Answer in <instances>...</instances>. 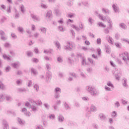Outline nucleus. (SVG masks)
<instances>
[{
    "instance_id": "nucleus-1",
    "label": "nucleus",
    "mask_w": 129,
    "mask_h": 129,
    "mask_svg": "<svg viewBox=\"0 0 129 129\" xmlns=\"http://www.w3.org/2000/svg\"><path fill=\"white\" fill-rule=\"evenodd\" d=\"M29 102H27L25 103V106H27L30 109H31V112H37L38 111V107L36 105V101H34V99H29Z\"/></svg>"
},
{
    "instance_id": "nucleus-2",
    "label": "nucleus",
    "mask_w": 129,
    "mask_h": 129,
    "mask_svg": "<svg viewBox=\"0 0 129 129\" xmlns=\"http://www.w3.org/2000/svg\"><path fill=\"white\" fill-rule=\"evenodd\" d=\"M85 90L87 92L90 93L91 95L93 96H96V95H98L99 94V92L95 88H93L91 86H87L85 87Z\"/></svg>"
},
{
    "instance_id": "nucleus-3",
    "label": "nucleus",
    "mask_w": 129,
    "mask_h": 129,
    "mask_svg": "<svg viewBox=\"0 0 129 129\" xmlns=\"http://www.w3.org/2000/svg\"><path fill=\"white\" fill-rule=\"evenodd\" d=\"M98 17L100 20L103 21V22H106V21H107L109 24V29L110 30H112V22H111L109 17H107V18L106 17H103L101 14H99Z\"/></svg>"
},
{
    "instance_id": "nucleus-4",
    "label": "nucleus",
    "mask_w": 129,
    "mask_h": 129,
    "mask_svg": "<svg viewBox=\"0 0 129 129\" xmlns=\"http://www.w3.org/2000/svg\"><path fill=\"white\" fill-rule=\"evenodd\" d=\"M120 57L122 58V60L125 62V63H127L129 62V56L128 53L127 52H124L120 54Z\"/></svg>"
},
{
    "instance_id": "nucleus-5",
    "label": "nucleus",
    "mask_w": 129,
    "mask_h": 129,
    "mask_svg": "<svg viewBox=\"0 0 129 129\" xmlns=\"http://www.w3.org/2000/svg\"><path fill=\"white\" fill-rule=\"evenodd\" d=\"M113 74L115 77V79L116 80H119L120 79V77H121V73H120V71L118 70L117 69H115Z\"/></svg>"
},
{
    "instance_id": "nucleus-6",
    "label": "nucleus",
    "mask_w": 129,
    "mask_h": 129,
    "mask_svg": "<svg viewBox=\"0 0 129 129\" xmlns=\"http://www.w3.org/2000/svg\"><path fill=\"white\" fill-rule=\"evenodd\" d=\"M54 98L58 99L60 97V94L61 93V88L56 87L54 90Z\"/></svg>"
},
{
    "instance_id": "nucleus-7",
    "label": "nucleus",
    "mask_w": 129,
    "mask_h": 129,
    "mask_svg": "<svg viewBox=\"0 0 129 129\" xmlns=\"http://www.w3.org/2000/svg\"><path fill=\"white\" fill-rule=\"evenodd\" d=\"M52 78V73L51 72L48 71L46 72L45 74V82L46 83H48V82H50V81L51 80Z\"/></svg>"
},
{
    "instance_id": "nucleus-8",
    "label": "nucleus",
    "mask_w": 129,
    "mask_h": 129,
    "mask_svg": "<svg viewBox=\"0 0 129 129\" xmlns=\"http://www.w3.org/2000/svg\"><path fill=\"white\" fill-rule=\"evenodd\" d=\"M57 119L58 122H59L60 123H62L64 122V120H65V118L64 117V116H63V115H62L61 114H59L57 117Z\"/></svg>"
},
{
    "instance_id": "nucleus-9",
    "label": "nucleus",
    "mask_w": 129,
    "mask_h": 129,
    "mask_svg": "<svg viewBox=\"0 0 129 129\" xmlns=\"http://www.w3.org/2000/svg\"><path fill=\"white\" fill-rule=\"evenodd\" d=\"M71 27L72 28H73V29H75V30H76V31H80V29L82 30L83 29L84 26L83 25V24H82V23H80L79 24V27H77L74 25H72Z\"/></svg>"
},
{
    "instance_id": "nucleus-10",
    "label": "nucleus",
    "mask_w": 129,
    "mask_h": 129,
    "mask_svg": "<svg viewBox=\"0 0 129 129\" xmlns=\"http://www.w3.org/2000/svg\"><path fill=\"white\" fill-rule=\"evenodd\" d=\"M30 71L31 75H32L34 77H36V76H37L38 74H39L38 71H37V70L33 68H32L31 69H30Z\"/></svg>"
},
{
    "instance_id": "nucleus-11",
    "label": "nucleus",
    "mask_w": 129,
    "mask_h": 129,
    "mask_svg": "<svg viewBox=\"0 0 129 129\" xmlns=\"http://www.w3.org/2000/svg\"><path fill=\"white\" fill-rule=\"evenodd\" d=\"M31 17L32 18V19L33 20L34 22H40L41 21V19L40 18V17L38 16H37L35 14H31Z\"/></svg>"
},
{
    "instance_id": "nucleus-12",
    "label": "nucleus",
    "mask_w": 129,
    "mask_h": 129,
    "mask_svg": "<svg viewBox=\"0 0 129 129\" xmlns=\"http://www.w3.org/2000/svg\"><path fill=\"white\" fill-rule=\"evenodd\" d=\"M2 124L3 125V129H9V123L7 120L4 119L2 120Z\"/></svg>"
},
{
    "instance_id": "nucleus-13",
    "label": "nucleus",
    "mask_w": 129,
    "mask_h": 129,
    "mask_svg": "<svg viewBox=\"0 0 129 129\" xmlns=\"http://www.w3.org/2000/svg\"><path fill=\"white\" fill-rule=\"evenodd\" d=\"M19 11L23 14V15H25L26 13V9H25V6H24V5L21 4L19 6Z\"/></svg>"
},
{
    "instance_id": "nucleus-14",
    "label": "nucleus",
    "mask_w": 129,
    "mask_h": 129,
    "mask_svg": "<svg viewBox=\"0 0 129 129\" xmlns=\"http://www.w3.org/2000/svg\"><path fill=\"white\" fill-rule=\"evenodd\" d=\"M80 76L82 79H86L87 78V74L84 72H80Z\"/></svg>"
},
{
    "instance_id": "nucleus-15",
    "label": "nucleus",
    "mask_w": 129,
    "mask_h": 129,
    "mask_svg": "<svg viewBox=\"0 0 129 129\" xmlns=\"http://www.w3.org/2000/svg\"><path fill=\"white\" fill-rule=\"evenodd\" d=\"M5 99L8 102L12 101L13 98L10 95L5 94L4 95Z\"/></svg>"
},
{
    "instance_id": "nucleus-16",
    "label": "nucleus",
    "mask_w": 129,
    "mask_h": 129,
    "mask_svg": "<svg viewBox=\"0 0 129 129\" xmlns=\"http://www.w3.org/2000/svg\"><path fill=\"white\" fill-rule=\"evenodd\" d=\"M22 112H24L25 115H26V116H28L30 117L31 116V112H29V111H27V109L26 108H24L22 109Z\"/></svg>"
},
{
    "instance_id": "nucleus-17",
    "label": "nucleus",
    "mask_w": 129,
    "mask_h": 129,
    "mask_svg": "<svg viewBox=\"0 0 129 129\" xmlns=\"http://www.w3.org/2000/svg\"><path fill=\"white\" fill-rule=\"evenodd\" d=\"M12 66L13 67V68L18 69V68H19V67H20V66H21V63H20V61H16L12 63Z\"/></svg>"
},
{
    "instance_id": "nucleus-18",
    "label": "nucleus",
    "mask_w": 129,
    "mask_h": 129,
    "mask_svg": "<svg viewBox=\"0 0 129 129\" xmlns=\"http://www.w3.org/2000/svg\"><path fill=\"white\" fill-rule=\"evenodd\" d=\"M82 64L83 66H87V65H89V63L86 61V58L84 57H82Z\"/></svg>"
},
{
    "instance_id": "nucleus-19",
    "label": "nucleus",
    "mask_w": 129,
    "mask_h": 129,
    "mask_svg": "<svg viewBox=\"0 0 129 129\" xmlns=\"http://www.w3.org/2000/svg\"><path fill=\"white\" fill-rule=\"evenodd\" d=\"M112 8L115 13H118V12H119V8H118V6H117V4H113L112 5Z\"/></svg>"
},
{
    "instance_id": "nucleus-20",
    "label": "nucleus",
    "mask_w": 129,
    "mask_h": 129,
    "mask_svg": "<svg viewBox=\"0 0 129 129\" xmlns=\"http://www.w3.org/2000/svg\"><path fill=\"white\" fill-rule=\"evenodd\" d=\"M63 48L66 51H69V50L72 49V48L70 47V42L67 43L66 45L63 46Z\"/></svg>"
},
{
    "instance_id": "nucleus-21",
    "label": "nucleus",
    "mask_w": 129,
    "mask_h": 129,
    "mask_svg": "<svg viewBox=\"0 0 129 129\" xmlns=\"http://www.w3.org/2000/svg\"><path fill=\"white\" fill-rule=\"evenodd\" d=\"M17 92L18 93H23V92H27V89L25 88H19L17 89Z\"/></svg>"
},
{
    "instance_id": "nucleus-22",
    "label": "nucleus",
    "mask_w": 129,
    "mask_h": 129,
    "mask_svg": "<svg viewBox=\"0 0 129 129\" xmlns=\"http://www.w3.org/2000/svg\"><path fill=\"white\" fill-rule=\"evenodd\" d=\"M90 109V111H92V112H95V111L97 110V108H96V106H95L94 105L92 104L91 105Z\"/></svg>"
},
{
    "instance_id": "nucleus-23",
    "label": "nucleus",
    "mask_w": 129,
    "mask_h": 129,
    "mask_svg": "<svg viewBox=\"0 0 129 129\" xmlns=\"http://www.w3.org/2000/svg\"><path fill=\"white\" fill-rule=\"evenodd\" d=\"M3 57L4 59V60H7V61H10L11 60V59L12 57L10 55H7L6 54H3Z\"/></svg>"
},
{
    "instance_id": "nucleus-24",
    "label": "nucleus",
    "mask_w": 129,
    "mask_h": 129,
    "mask_svg": "<svg viewBox=\"0 0 129 129\" xmlns=\"http://www.w3.org/2000/svg\"><path fill=\"white\" fill-rule=\"evenodd\" d=\"M99 118L100 120H105V119H106V116L104 114L101 113L99 114Z\"/></svg>"
},
{
    "instance_id": "nucleus-25",
    "label": "nucleus",
    "mask_w": 129,
    "mask_h": 129,
    "mask_svg": "<svg viewBox=\"0 0 129 129\" xmlns=\"http://www.w3.org/2000/svg\"><path fill=\"white\" fill-rule=\"evenodd\" d=\"M127 81V80H126V79H124L122 80V84L123 87H125V88H127L128 87V85L126 83Z\"/></svg>"
},
{
    "instance_id": "nucleus-26",
    "label": "nucleus",
    "mask_w": 129,
    "mask_h": 129,
    "mask_svg": "<svg viewBox=\"0 0 129 129\" xmlns=\"http://www.w3.org/2000/svg\"><path fill=\"white\" fill-rule=\"evenodd\" d=\"M18 121L19 122V124H20L21 125H24V124H25L26 122L25 121V120L18 118Z\"/></svg>"
},
{
    "instance_id": "nucleus-27",
    "label": "nucleus",
    "mask_w": 129,
    "mask_h": 129,
    "mask_svg": "<svg viewBox=\"0 0 129 129\" xmlns=\"http://www.w3.org/2000/svg\"><path fill=\"white\" fill-rule=\"evenodd\" d=\"M106 39H107L108 42L109 43H110V44H111L112 45L113 44V39H112V38L111 37H110V36H107V37H106Z\"/></svg>"
},
{
    "instance_id": "nucleus-28",
    "label": "nucleus",
    "mask_w": 129,
    "mask_h": 129,
    "mask_svg": "<svg viewBox=\"0 0 129 129\" xmlns=\"http://www.w3.org/2000/svg\"><path fill=\"white\" fill-rule=\"evenodd\" d=\"M54 44L56 47H57V49H58V50H61V44H60V43L59 42V41H55Z\"/></svg>"
},
{
    "instance_id": "nucleus-29",
    "label": "nucleus",
    "mask_w": 129,
    "mask_h": 129,
    "mask_svg": "<svg viewBox=\"0 0 129 129\" xmlns=\"http://www.w3.org/2000/svg\"><path fill=\"white\" fill-rule=\"evenodd\" d=\"M119 28H121L123 30H125L127 27L126 25L124 23H121L119 24Z\"/></svg>"
},
{
    "instance_id": "nucleus-30",
    "label": "nucleus",
    "mask_w": 129,
    "mask_h": 129,
    "mask_svg": "<svg viewBox=\"0 0 129 129\" xmlns=\"http://www.w3.org/2000/svg\"><path fill=\"white\" fill-rule=\"evenodd\" d=\"M40 30L42 34H45V35H46V33H47V28L41 27H40Z\"/></svg>"
},
{
    "instance_id": "nucleus-31",
    "label": "nucleus",
    "mask_w": 129,
    "mask_h": 129,
    "mask_svg": "<svg viewBox=\"0 0 129 129\" xmlns=\"http://www.w3.org/2000/svg\"><path fill=\"white\" fill-rule=\"evenodd\" d=\"M46 17L47 18V19H50V18L52 17V11H48L46 14Z\"/></svg>"
},
{
    "instance_id": "nucleus-32",
    "label": "nucleus",
    "mask_w": 129,
    "mask_h": 129,
    "mask_svg": "<svg viewBox=\"0 0 129 129\" xmlns=\"http://www.w3.org/2000/svg\"><path fill=\"white\" fill-rule=\"evenodd\" d=\"M54 12L57 17H60L61 16V11L59 9H55Z\"/></svg>"
},
{
    "instance_id": "nucleus-33",
    "label": "nucleus",
    "mask_w": 129,
    "mask_h": 129,
    "mask_svg": "<svg viewBox=\"0 0 129 129\" xmlns=\"http://www.w3.org/2000/svg\"><path fill=\"white\" fill-rule=\"evenodd\" d=\"M107 86H108V87H111L112 89H113V88H114V86H113V84H112V83H111V82L110 81L107 83Z\"/></svg>"
},
{
    "instance_id": "nucleus-34",
    "label": "nucleus",
    "mask_w": 129,
    "mask_h": 129,
    "mask_svg": "<svg viewBox=\"0 0 129 129\" xmlns=\"http://www.w3.org/2000/svg\"><path fill=\"white\" fill-rule=\"evenodd\" d=\"M16 83L17 85H18V86H20L22 85V83H23V80H17L16 81Z\"/></svg>"
},
{
    "instance_id": "nucleus-35",
    "label": "nucleus",
    "mask_w": 129,
    "mask_h": 129,
    "mask_svg": "<svg viewBox=\"0 0 129 129\" xmlns=\"http://www.w3.org/2000/svg\"><path fill=\"white\" fill-rule=\"evenodd\" d=\"M63 105L65 107V109H66V110H68V109H70V106H69V105L68 104V103H66V102H64L63 103Z\"/></svg>"
},
{
    "instance_id": "nucleus-36",
    "label": "nucleus",
    "mask_w": 129,
    "mask_h": 129,
    "mask_svg": "<svg viewBox=\"0 0 129 129\" xmlns=\"http://www.w3.org/2000/svg\"><path fill=\"white\" fill-rule=\"evenodd\" d=\"M57 62H58V63H62V62H63V58L62 57V56H57Z\"/></svg>"
},
{
    "instance_id": "nucleus-37",
    "label": "nucleus",
    "mask_w": 129,
    "mask_h": 129,
    "mask_svg": "<svg viewBox=\"0 0 129 129\" xmlns=\"http://www.w3.org/2000/svg\"><path fill=\"white\" fill-rule=\"evenodd\" d=\"M104 88L105 91H112V90H113L112 88H109V87L107 86H105Z\"/></svg>"
},
{
    "instance_id": "nucleus-38",
    "label": "nucleus",
    "mask_w": 129,
    "mask_h": 129,
    "mask_svg": "<svg viewBox=\"0 0 129 129\" xmlns=\"http://www.w3.org/2000/svg\"><path fill=\"white\" fill-rule=\"evenodd\" d=\"M111 116L113 118H115L117 116V113L115 111H113L111 113Z\"/></svg>"
},
{
    "instance_id": "nucleus-39",
    "label": "nucleus",
    "mask_w": 129,
    "mask_h": 129,
    "mask_svg": "<svg viewBox=\"0 0 129 129\" xmlns=\"http://www.w3.org/2000/svg\"><path fill=\"white\" fill-rule=\"evenodd\" d=\"M102 13L108 15L109 14V10L108 9H105L104 8L102 9Z\"/></svg>"
},
{
    "instance_id": "nucleus-40",
    "label": "nucleus",
    "mask_w": 129,
    "mask_h": 129,
    "mask_svg": "<svg viewBox=\"0 0 129 129\" xmlns=\"http://www.w3.org/2000/svg\"><path fill=\"white\" fill-rule=\"evenodd\" d=\"M18 31L21 33V34H24V32H25L24 28L22 27H18Z\"/></svg>"
},
{
    "instance_id": "nucleus-41",
    "label": "nucleus",
    "mask_w": 129,
    "mask_h": 129,
    "mask_svg": "<svg viewBox=\"0 0 129 129\" xmlns=\"http://www.w3.org/2000/svg\"><path fill=\"white\" fill-rule=\"evenodd\" d=\"M98 25L99 27H101V28H106V25L104 24H103L102 22H99L98 23Z\"/></svg>"
},
{
    "instance_id": "nucleus-42",
    "label": "nucleus",
    "mask_w": 129,
    "mask_h": 129,
    "mask_svg": "<svg viewBox=\"0 0 129 129\" xmlns=\"http://www.w3.org/2000/svg\"><path fill=\"white\" fill-rule=\"evenodd\" d=\"M55 117H56V116H55V114H51L49 116V119H51L52 120H54V119H55Z\"/></svg>"
},
{
    "instance_id": "nucleus-43",
    "label": "nucleus",
    "mask_w": 129,
    "mask_h": 129,
    "mask_svg": "<svg viewBox=\"0 0 129 129\" xmlns=\"http://www.w3.org/2000/svg\"><path fill=\"white\" fill-rule=\"evenodd\" d=\"M70 75H71V76H73L74 78H77V77H78V75L75 73H71Z\"/></svg>"
},
{
    "instance_id": "nucleus-44",
    "label": "nucleus",
    "mask_w": 129,
    "mask_h": 129,
    "mask_svg": "<svg viewBox=\"0 0 129 129\" xmlns=\"http://www.w3.org/2000/svg\"><path fill=\"white\" fill-rule=\"evenodd\" d=\"M120 106V104L119 103V102L118 101H116L114 103V107H116V108H118Z\"/></svg>"
},
{
    "instance_id": "nucleus-45",
    "label": "nucleus",
    "mask_w": 129,
    "mask_h": 129,
    "mask_svg": "<svg viewBox=\"0 0 129 129\" xmlns=\"http://www.w3.org/2000/svg\"><path fill=\"white\" fill-rule=\"evenodd\" d=\"M35 105L37 106V105H38L39 106H41L42 105V101L41 100H38L36 101Z\"/></svg>"
},
{
    "instance_id": "nucleus-46",
    "label": "nucleus",
    "mask_w": 129,
    "mask_h": 129,
    "mask_svg": "<svg viewBox=\"0 0 129 129\" xmlns=\"http://www.w3.org/2000/svg\"><path fill=\"white\" fill-rule=\"evenodd\" d=\"M40 7L42 9H48V5L41 3Z\"/></svg>"
},
{
    "instance_id": "nucleus-47",
    "label": "nucleus",
    "mask_w": 129,
    "mask_h": 129,
    "mask_svg": "<svg viewBox=\"0 0 129 129\" xmlns=\"http://www.w3.org/2000/svg\"><path fill=\"white\" fill-rule=\"evenodd\" d=\"M57 23H58V24L60 25H63V24H64V19H63V18H60L57 21Z\"/></svg>"
},
{
    "instance_id": "nucleus-48",
    "label": "nucleus",
    "mask_w": 129,
    "mask_h": 129,
    "mask_svg": "<svg viewBox=\"0 0 129 129\" xmlns=\"http://www.w3.org/2000/svg\"><path fill=\"white\" fill-rule=\"evenodd\" d=\"M5 101V95L1 94L0 95V102H3Z\"/></svg>"
},
{
    "instance_id": "nucleus-49",
    "label": "nucleus",
    "mask_w": 129,
    "mask_h": 129,
    "mask_svg": "<svg viewBox=\"0 0 129 129\" xmlns=\"http://www.w3.org/2000/svg\"><path fill=\"white\" fill-rule=\"evenodd\" d=\"M28 87H32V86L33 85V81L31 80H29L28 81Z\"/></svg>"
},
{
    "instance_id": "nucleus-50",
    "label": "nucleus",
    "mask_w": 129,
    "mask_h": 129,
    "mask_svg": "<svg viewBox=\"0 0 129 129\" xmlns=\"http://www.w3.org/2000/svg\"><path fill=\"white\" fill-rule=\"evenodd\" d=\"M106 52L107 54H110V47L109 46H106Z\"/></svg>"
},
{
    "instance_id": "nucleus-51",
    "label": "nucleus",
    "mask_w": 129,
    "mask_h": 129,
    "mask_svg": "<svg viewBox=\"0 0 129 129\" xmlns=\"http://www.w3.org/2000/svg\"><path fill=\"white\" fill-rule=\"evenodd\" d=\"M82 99L83 101H86V102H87V101H89V98L88 97H82Z\"/></svg>"
},
{
    "instance_id": "nucleus-52",
    "label": "nucleus",
    "mask_w": 129,
    "mask_h": 129,
    "mask_svg": "<svg viewBox=\"0 0 129 129\" xmlns=\"http://www.w3.org/2000/svg\"><path fill=\"white\" fill-rule=\"evenodd\" d=\"M1 40L3 41H7L8 40V37L6 35L1 36Z\"/></svg>"
},
{
    "instance_id": "nucleus-53",
    "label": "nucleus",
    "mask_w": 129,
    "mask_h": 129,
    "mask_svg": "<svg viewBox=\"0 0 129 129\" xmlns=\"http://www.w3.org/2000/svg\"><path fill=\"white\" fill-rule=\"evenodd\" d=\"M45 66L47 70H51V64L50 63H46Z\"/></svg>"
},
{
    "instance_id": "nucleus-54",
    "label": "nucleus",
    "mask_w": 129,
    "mask_h": 129,
    "mask_svg": "<svg viewBox=\"0 0 129 129\" xmlns=\"http://www.w3.org/2000/svg\"><path fill=\"white\" fill-rule=\"evenodd\" d=\"M12 68L10 67V66H8V67L5 68V71L6 72H9V71H11V70Z\"/></svg>"
},
{
    "instance_id": "nucleus-55",
    "label": "nucleus",
    "mask_w": 129,
    "mask_h": 129,
    "mask_svg": "<svg viewBox=\"0 0 129 129\" xmlns=\"http://www.w3.org/2000/svg\"><path fill=\"white\" fill-rule=\"evenodd\" d=\"M45 108L46 109L49 110L50 108V105H49L48 103H44V104Z\"/></svg>"
},
{
    "instance_id": "nucleus-56",
    "label": "nucleus",
    "mask_w": 129,
    "mask_h": 129,
    "mask_svg": "<svg viewBox=\"0 0 129 129\" xmlns=\"http://www.w3.org/2000/svg\"><path fill=\"white\" fill-rule=\"evenodd\" d=\"M34 88L36 90V92H38L39 91V85L37 84H35L34 85Z\"/></svg>"
},
{
    "instance_id": "nucleus-57",
    "label": "nucleus",
    "mask_w": 129,
    "mask_h": 129,
    "mask_svg": "<svg viewBox=\"0 0 129 129\" xmlns=\"http://www.w3.org/2000/svg\"><path fill=\"white\" fill-rule=\"evenodd\" d=\"M27 55L28 57H32L33 56V52L32 51H27Z\"/></svg>"
},
{
    "instance_id": "nucleus-58",
    "label": "nucleus",
    "mask_w": 129,
    "mask_h": 129,
    "mask_svg": "<svg viewBox=\"0 0 129 129\" xmlns=\"http://www.w3.org/2000/svg\"><path fill=\"white\" fill-rule=\"evenodd\" d=\"M88 21L91 25H92L94 23V20L91 18H89Z\"/></svg>"
},
{
    "instance_id": "nucleus-59",
    "label": "nucleus",
    "mask_w": 129,
    "mask_h": 129,
    "mask_svg": "<svg viewBox=\"0 0 129 129\" xmlns=\"http://www.w3.org/2000/svg\"><path fill=\"white\" fill-rule=\"evenodd\" d=\"M14 3L15 5H19V3H22L23 0H14Z\"/></svg>"
},
{
    "instance_id": "nucleus-60",
    "label": "nucleus",
    "mask_w": 129,
    "mask_h": 129,
    "mask_svg": "<svg viewBox=\"0 0 129 129\" xmlns=\"http://www.w3.org/2000/svg\"><path fill=\"white\" fill-rule=\"evenodd\" d=\"M32 61L34 63H38L39 62V59H38V58H33L32 59Z\"/></svg>"
},
{
    "instance_id": "nucleus-61",
    "label": "nucleus",
    "mask_w": 129,
    "mask_h": 129,
    "mask_svg": "<svg viewBox=\"0 0 129 129\" xmlns=\"http://www.w3.org/2000/svg\"><path fill=\"white\" fill-rule=\"evenodd\" d=\"M58 30H59L60 32H64V31H65V30L64 29V28H63V26H58Z\"/></svg>"
},
{
    "instance_id": "nucleus-62",
    "label": "nucleus",
    "mask_w": 129,
    "mask_h": 129,
    "mask_svg": "<svg viewBox=\"0 0 129 129\" xmlns=\"http://www.w3.org/2000/svg\"><path fill=\"white\" fill-rule=\"evenodd\" d=\"M11 36L14 40H15V39H17V35L14 33H11Z\"/></svg>"
},
{
    "instance_id": "nucleus-63",
    "label": "nucleus",
    "mask_w": 129,
    "mask_h": 129,
    "mask_svg": "<svg viewBox=\"0 0 129 129\" xmlns=\"http://www.w3.org/2000/svg\"><path fill=\"white\" fill-rule=\"evenodd\" d=\"M4 46L5 48H10V47H11V44H10L9 43H6L4 44Z\"/></svg>"
},
{
    "instance_id": "nucleus-64",
    "label": "nucleus",
    "mask_w": 129,
    "mask_h": 129,
    "mask_svg": "<svg viewBox=\"0 0 129 129\" xmlns=\"http://www.w3.org/2000/svg\"><path fill=\"white\" fill-rule=\"evenodd\" d=\"M70 47L72 48L71 50H72L73 49H75V44L70 43Z\"/></svg>"
}]
</instances>
